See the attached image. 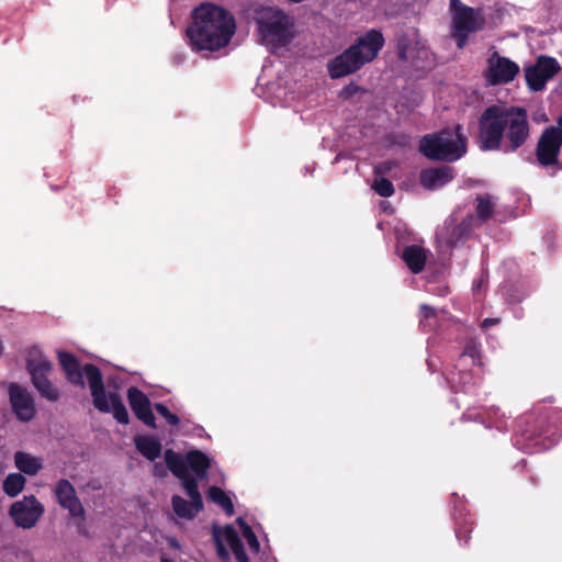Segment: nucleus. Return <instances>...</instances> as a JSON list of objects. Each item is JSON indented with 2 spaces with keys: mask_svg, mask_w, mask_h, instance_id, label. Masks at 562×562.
<instances>
[{
  "mask_svg": "<svg viewBox=\"0 0 562 562\" xmlns=\"http://www.w3.org/2000/svg\"><path fill=\"white\" fill-rule=\"evenodd\" d=\"M293 37H258V44L265 46L271 54L289 58L290 45Z\"/></svg>",
  "mask_w": 562,
  "mask_h": 562,
  "instance_id": "27",
  "label": "nucleus"
},
{
  "mask_svg": "<svg viewBox=\"0 0 562 562\" xmlns=\"http://www.w3.org/2000/svg\"><path fill=\"white\" fill-rule=\"evenodd\" d=\"M155 409L169 425L178 426L180 424V418L176 414L171 413L164 403H156Z\"/></svg>",
  "mask_w": 562,
  "mask_h": 562,
  "instance_id": "38",
  "label": "nucleus"
},
{
  "mask_svg": "<svg viewBox=\"0 0 562 562\" xmlns=\"http://www.w3.org/2000/svg\"><path fill=\"white\" fill-rule=\"evenodd\" d=\"M525 426L521 435L527 440L538 437L557 440L562 436V411L548 408L537 415H528L525 418Z\"/></svg>",
  "mask_w": 562,
  "mask_h": 562,
  "instance_id": "8",
  "label": "nucleus"
},
{
  "mask_svg": "<svg viewBox=\"0 0 562 562\" xmlns=\"http://www.w3.org/2000/svg\"><path fill=\"white\" fill-rule=\"evenodd\" d=\"M501 319L499 318H493V317H487L485 318L482 324H481V328L482 329H487L490 328L491 326H494V325H497L499 324Z\"/></svg>",
  "mask_w": 562,
  "mask_h": 562,
  "instance_id": "42",
  "label": "nucleus"
},
{
  "mask_svg": "<svg viewBox=\"0 0 562 562\" xmlns=\"http://www.w3.org/2000/svg\"><path fill=\"white\" fill-rule=\"evenodd\" d=\"M225 540L227 541L228 546L231 547V550L233 554L235 555V559L237 562H250L241 539L239 538L237 531L232 527L227 526L224 530Z\"/></svg>",
  "mask_w": 562,
  "mask_h": 562,
  "instance_id": "30",
  "label": "nucleus"
},
{
  "mask_svg": "<svg viewBox=\"0 0 562 562\" xmlns=\"http://www.w3.org/2000/svg\"><path fill=\"white\" fill-rule=\"evenodd\" d=\"M359 91V87L355 83H349L340 92V97L345 100L353 97Z\"/></svg>",
  "mask_w": 562,
  "mask_h": 562,
  "instance_id": "39",
  "label": "nucleus"
},
{
  "mask_svg": "<svg viewBox=\"0 0 562 562\" xmlns=\"http://www.w3.org/2000/svg\"><path fill=\"white\" fill-rule=\"evenodd\" d=\"M436 319L437 312L432 306L428 304H422L419 306V325L425 331H429L435 327Z\"/></svg>",
  "mask_w": 562,
  "mask_h": 562,
  "instance_id": "34",
  "label": "nucleus"
},
{
  "mask_svg": "<svg viewBox=\"0 0 562 562\" xmlns=\"http://www.w3.org/2000/svg\"><path fill=\"white\" fill-rule=\"evenodd\" d=\"M561 66L558 60L550 56H539L535 65L525 68V78L528 88L538 92L544 89L548 80L552 79Z\"/></svg>",
  "mask_w": 562,
  "mask_h": 562,
  "instance_id": "14",
  "label": "nucleus"
},
{
  "mask_svg": "<svg viewBox=\"0 0 562 562\" xmlns=\"http://www.w3.org/2000/svg\"><path fill=\"white\" fill-rule=\"evenodd\" d=\"M164 458L168 470L180 480L183 490L190 498V502H188L179 495H173L171 497L172 509L179 518L192 520L204 507L196 479L186 471L182 462L172 449H167Z\"/></svg>",
  "mask_w": 562,
  "mask_h": 562,
  "instance_id": "3",
  "label": "nucleus"
},
{
  "mask_svg": "<svg viewBox=\"0 0 562 562\" xmlns=\"http://www.w3.org/2000/svg\"><path fill=\"white\" fill-rule=\"evenodd\" d=\"M419 151L430 160H458L467 151V137L463 135L462 125L457 124L453 131L445 128L423 136Z\"/></svg>",
  "mask_w": 562,
  "mask_h": 562,
  "instance_id": "4",
  "label": "nucleus"
},
{
  "mask_svg": "<svg viewBox=\"0 0 562 562\" xmlns=\"http://www.w3.org/2000/svg\"><path fill=\"white\" fill-rule=\"evenodd\" d=\"M237 524H238V526L243 532V536L245 537L250 550L254 552H258L260 549V543H259V540H258L256 533L251 529V527L241 517L237 518Z\"/></svg>",
  "mask_w": 562,
  "mask_h": 562,
  "instance_id": "35",
  "label": "nucleus"
},
{
  "mask_svg": "<svg viewBox=\"0 0 562 562\" xmlns=\"http://www.w3.org/2000/svg\"><path fill=\"white\" fill-rule=\"evenodd\" d=\"M505 10L502 9V8H496L493 12V14L490 15V20H491V24L492 25H497L498 23L502 22L504 15H505Z\"/></svg>",
  "mask_w": 562,
  "mask_h": 562,
  "instance_id": "40",
  "label": "nucleus"
},
{
  "mask_svg": "<svg viewBox=\"0 0 562 562\" xmlns=\"http://www.w3.org/2000/svg\"><path fill=\"white\" fill-rule=\"evenodd\" d=\"M14 463L22 473L27 475H35L42 469L41 460L24 451L15 452Z\"/></svg>",
  "mask_w": 562,
  "mask_h": 562,
  "instance_id": "29",
  "label": "nucleus"
},
{
  "mask_svg": "<svg viewBox=\"0 0 562 562\" xmlns=\"http://www.w3.org/2000/svg\"><path fill=\"white\" fill-rule=\"evenodd\" d=\"M458 48H463L469 40V37H456Z\"/></svg>",
  "mask_w": 562,
  "mask_h": 562,
  "instance_id": "43",
  "label": "nucleus"
},
{
  "mask_svg": "<svg viewBox=\"0 0 562 562\" xmlns=\"http://www.w3.org/2000/svg\"><path fill=\"white\" fill-rule=\"evenodd\" d=\"M402 259L407 265L408 269L417 274L420 273L427 261L426 250L418 245L406 246L402 254Z\"/></svg>",
  "mask_w": 562,
  "mask_h": 562,
  "instance_id": "25",
  "label": "nucleus"
},
{
  "mask_svg": "<svg viewBox=\"0 0 562 562\" xmlns=\"http://www.w3.org/2000/svg\"><path fill=\"white\" fill-rule=\"evenodd\" d=\"M449 11L456 35H468L483 31L488 23L483 8L467 5L461 0H450Z\"/></svg>",
  "mask_w": 562,
  "mask_h": 562,
  "instance_id": "10",
  "label": "nucleus"
},
{
  "mask_svg": "<svg viewBox=\"0 0 562 562\" xmlns=\"http://www.w3.org/2000/svg\"><path fill=\"white\" fill-rule=\"evenodd\" d=\"M26 370L31 375L33 386L43 398L49 402L59 400V390L48 379L53 371V363L43 353L31 352L26 359Z\"/></svg>",
  "mask_w": 562,
  "mask_h": 562,
  "instance_id": "9",
  "label": "nucleus"
},
{
  "mask_svg": "<svg viewBox=\"0 0 562 562\" xmlns=\"http://www.w3.org/2000/svg\"><path fill=\"white\" fill-rule=\"evenodd\" d=\"M474 521L469 514H460L459 517H456L454 531L458 541L462 544H468L471 539V533L473 531Z\"/></svg>",
  "mask_w": 562,
  "mask_h": 562,
  "instance_id": "31",
  "label": "nucleus"
},
{
  "mask_svg": "<svg viewBox=\"0 0 562 562\" xmlns=\"http://www.w3.org/2000/svg\"><path fill=\"white\" fill-rule=\"evenodd\" d=\"M459 368L460 367H454L457 372L451 371L446 376L451 389L454 390L456 393L462 392L481 400L480 379L475 378L471 371L461 370Z\"/></svg>",
  "mask_w": 562,
  "mask_h": 562,
  "instance_id": "20",
  "label": "nucleus"
},
{
  "mask_svg": "<svg viewBox=\"0 0 562 562\" xmlns=\"http://www.w3.org/2000/svg\"><path fill=\"white\" fill-rule=\"evenodd\" d=\"M9 401L12 412L20 422L27 423L36 415L35 402L31 393L18 383H10Z\"/></svg>",
  "mask_w": 562,
  "mask_h": 562,
  "instance_id": "15",
  "label": "nucleus"
},
{
  "mask_svg": "<svg viewBox=\"0 0 562 562\" xmlns=\"http://www.w3.org/2000/svg\"><path fill=\"white\" fill-rule=\"evenodd\" d=\"M154 473L158 474V475H164L165 474V470L162 469L161 464H158V463L155 464Z\"/></svg>",
  "mask_w": 562,
  "mask_h": 562,
  "instance_id": "44",
  "label": "nucleus"
},
{
  "mask_svg": "<svg viewBox=\"0 0 562 562\" xmlns=\"http://www.w3.org/2000/svg\"><path fill=\"white\" fill-rule=\"evenodd\" d=\"M397 55L417 72H426L435 67L432 54L417 37H398Z\"/></svg>",
  "mask_w": 562,
  "mask_h": 562,
  "instance_id": "12",
  "label": "nucleus"
},
{
  "mask_svg": "<svg viewBox=\"0 0 562 562\" xmlns=\"http://www.w3.org/2000/svg\"><path fill=\"white\" fill-rule=\"evenodd\" d=\"M44 505L34 496H24L21 501L11 504L9 516L19 528H33L44 515Z\"/></svg>",
  "mask_w": 562,
  "mask_h": 562,
  "instance_id": "13",
  "label": "nucleus"
},
{
  "mask_svg": "<svg viewBox=\"0 0 562 562\" xmlns=\"http://www.w3.org/2000/svg\"><path fill=\"white\" fill-rule=\"evenodd\" d=\"M58 361L68 382L76 386L85 387V367L82 369L80 368V363L76 356L68 351H58Z\"/></svg>",
  "mask_w": 562,
  "mask_h": 562,
  "instance_id": "23",
  "label": "nucleus"
},
{
  "mask_svg": "<svg viewBox=\"0 0 562 562\" xmlns=\"http://www.w3.org/2000/svg\"><path fill=\"white\" fill-rule=\"evenodd\" d=\"M465 357L472 359V363L476 364L480 362V348L479 344L475 340L467 341L462 353L459 356L458 363L456 368L461 367Z\"/></svg>",
  "mask_w": 562,
  "mask_h": 562,
  "instance_id": "36",
  "label": "nucleus"
},
{
  "mask_svg": "<svg viewBox=\"0 0 562 562\" xmlns=\"http://www.w3.org/2000/svg\"><path fill=\"white\" fill-rule=\"evenodd\" d=\"M518 72L519 66L515 61L495 53L488 58L485 77L490 83L501 85L513 81Z\"/></svg>",
  "mask_w": 562,
  "mask_h": 562,
  "instance_id": "17",
  "label": "nucleus"
},
{
  "mask_svg": "<svg viewBox=\"0 0 562 562\" xmlns=\"http://www.w3.org/2000/svg\"><path fill=\"white\" fill-rule=\"evenodd\" d=\"M57 503L67 509L71 518L86 519V510L76 494L74 485L67 479H60L55 485Z\"/></svg>",
  "mask_w": 562,
  "mask_h": 562,
  "instance_id": "18",
  "label": "nucleus"
},
{
  "mask_svg": "<svg viewBox=\"0 0 562 562\" xmlns=\"http://www.w3.org/2000/svg\"><path fill=\"white\" fill-rule=\"evenodd\" d=\"M529 137L530 123L525 108L492 104L479 119L476 144L483 151L512 154Z\"/></svg>",
  "mask_w": 562,
  "mask_h": 562,
  "instance_id": "1",
  "label": "nucleus"
},
{
  "mask_svg": "<svg viewBox=\"0 0 562 562\" xmlns=\"http://www.w3.org/2000/svg\"><path fill=\"white\" fill-rule=\"evenodd\" d=\"M189 46L192 50L202 53L203 57H209L222 48H225L232 37H188Z\"/></svg>",
  "mask_w": 562,
  "mask_h": 562,
  "instance_id": "24",
  "label": "nucleus"
},
{
  "mask_svg": "<svg viewBox=\"0 0 562 562\" xmlns=\"http://www.w3.org/2000/svg\"><path fill=\"white\" fill-rule=\"evenodd\" d=\"M191 16L196 35H235L236 20L225 8L204 2L193 9Z\"/></svg>",
  "mask_w": 562,
  "mask_h": 562,
  "instance_id": "6",
  "label": "nucleus"
},
{
  "mask_svg": "<svg viewBox=\"0 0 562 562\" xmlns=\"http://www.w3.org/2000/svg\"><path fill=\"white\" fill-rule=\"evenodd\" d=\"M26 479L21 473H10L3 481V492L9 497L18 496L25 486Z\"/></svg>",
  "mask_w": 562,
  "mask_h": 562,
  "instance_id": "33",
  "label": "nucleus"
},
{
  "mask_svg": "<svg viewBox=\"0 0 562 562\" xmlns=\"http://www.w3.org/2000/svg\"><path fill=\"white\" fill-rule=\"evenodd\" d=\"M364 35L373 36V35H382V33L375 29H372V30L368 31Z\"/></svg>",
  "mask_w": 562,
  "mask_h": 562,
  "instance_id": "45",
  "label": "nucleus"
},
{
  "mask_svg": "<svg viewBox=\"0 0 562 562\" xmlns=\"http://www.w3.org/2000/svg\"><path fill=\"white\" fill-rule=\"evenodd\" d=\"M134 443L137 451L149 461H155L161 454V442L155 437L136 436Z\"/></svg>",
  "mask_w": 562,
  "mask_h": 562,
  "instance_id": "26",
  "label": "nucleus"
},
{
  "mask_svg": "<svg viewBox=\"0 0 562 562\" xmlns=\"http://www.w3.org/2000/svg\"><path fill=\"white\" fill-rule=\"evenodd\" d=\"M373 190L382 198H390L394 194V186L386 178H378L372 184Z\"/></svg>",
  "mask_w": 562,
  "mask_h": 562,
  "instance_id": "37",
  "label": "nucleus"
},
{
  "mask_svg": "<svg viewBox=\"0 0 562 562\" xmlns=\"http://www.w3.org/2000/svg\"><path fill=\"white\" fill-rule=\"evenodd\" d=\"M207 498L222 507L227 516L234 515V504L231 497L221 487L211 486L207 491Z\"/></svg>",
  "mask_w": 562,
  "mask_h": 562,
  "instance_id": "32",
  "label": "nucleus"
},
{
  "mask_svg": "<svg viewBox=\"0 0 562 562\" xmlns=\"http://www.w3.org/2000/svg\"><path fill=\"white\" fill-rule=\"evenodd\" d=\"M562 147V116L558 125H551L541 133L537 147L536 157L540 166H559L562 169V161H559V154Z\"/></svg>",
  "mask_w": 562,
  "mask_h": 562,
  "instance_id": "11",
  "label": "nucleus"
},
{
  "mask_svg": "<svg viewBox=\"0 0 562 562\" xmlns=\"http://www.w3.org/2000/svg\"><path fill=\"white\" fill-rule=\"evenodd\" d=\"M175 454L178 456L187 472H189L190 469L194 473L193 477L196 479V482L207 477L211 460L206 453L199 449H192L189 450L184 457L176 451Z\"/></svg>",
  "mask_w": 562,
  "mask_h": 562,
  "instance_id": "21",
  "label": "nucleus"
},
{
  "mask_svg": "<svg viewBox=\"0 0 562 562\" xmlns=\"http://www.w3.org/2000/svg\"><path fill=\"white\" fill-rule=\"evenodd\" d=\"M216 552L222 561H227L229 559V553L220 539L216 540Z\"/></svg>",
  "mask_w": 562,
  "mask_h": 562,
  "instance_id": "41",
  "label": "nucleus"
},
{
  "mask_svg": "<svg viewBox=\"0 0 562 562\" xmlns=\"http://www.w3.org/2000/svg\"><path fill=\"white\" fill-rule=\"evenodd\" d=\"M452 179L453 169L449 166L424 169L419 175V182L427 190L441 188Z\"/></svg>",
  "mask_w": 562,
  "mask_h": 562,
  "instance_id": "22",
  "label": "nucleus"
},
{
  "mask_svg": "<svg viewBox=\"0 0 562 562\" xmlns=\"http://www.w3.org/2000/svg\"><path fill=\"white\" fill-rule=\"evenodd\" d=\"M127 401L137 419L150 428L155 429L157 427L151 403L142 390L136 386H131L127 390Z\"/></svg>",
  "mask_w": 562,
  "mask_h": 562,
  "instance_id": "19",
  "label": "nucleus"
},
{
  "mask_svg": "<svg viewBox=\"0 0 562 562\" xmlns=\"http://www.w3.org/2000/svg\"><path fill=\"white\" fill-rule=\"evenodd\" d=\"M385 37H358L356 44L345 49L327 64L333 79L351 75L372 61L383 48Z\"/></svg>",
  "mask_w": 562,
  "mask_h": 562,
  "instance_id": "2",
  "label": "nucleus"
},
{
  "mask_svg": "<svg viewBox=\"0 0 562 562\" xmlns=\"http://www.w3.org/2000/svg\"><path fill=\"white\" fill-rule=\"evenodd\" d=\"M497 198L490 193L477 194L475 198V216L482 223L490 221L495 212Z\"/></svg>",
  "mask_w": 562,
  "mask_h": 562,
  "instance_id": "28",
  "label": "nucleus"
},
{
  "mask_svg": "<svg viewBox=\"0 0 562 562\" xmlns=\"http://www.w3.org/2000/svg\"><path fill=\"white\" fill-rule=\"evenodd\" d=\"M186 35H187V36L194 35L193 30H192V27H191V26H188V27L186 29Z\"/></svg>",
  "mask_w": 562,
  "mask_h": 562,
  "instance_id": "46",
  "label": "nucleus"
},
{
  "mask_svg": "<svg viewBox=\"0 0 562 562\" xmlns=\"http://www.w3.org/2000/svg\"><path fill=\"white\" fill-rule=\"evenodd\" d=\"M474 215L468 214L460 222L450 216L442 229L440 231V238L443 239L449 248L456 247L458 244L465 241L472 234Z\"/></svg>",
  "mask_w": 562,
  "mask_h": 562,
  "instance_id": "16",
  "label": "nucleus"
},
{
  "mask_svg": "<svg viewBox=\"0 0 562 562\" xmlns=\"http://www.w3.org/2000/svg\"><path fill=\"white\" fill-rule=\"evenodd\" d=\"M85 373L90 387L93 406L100 413H113L117 423H130L128 412L117 392L106 394L101 370L93 363L85 364Z\"/></svg>",
  "mask_w": 562,
  "mask_h": 562,
  "instance_id": "5",
  "label": "nucleus"
},
{
  "mask_svg": "<svg viewBox=\"0 0 562 562\" xmlns=\"http://www.w3.org/2000/svg\"><path fill=\"white\" fill-rule=\"evenodd\" d=\"M241 18L257 25L258 35H292L288 33L289 16L279 8L248 1L241 7Z\"/></svg>",
  "mask_w": 562,
  "mask_h": 562,
  "instance_id": "7",
  "label": "nucleus"
},
{
  "mask_svg": "<svg viewBox=\"0 0 562 562\" xmlns=\"http://www.w3.org/2000/svg\"><path fill=\"white\" fill-rule=\"evenodd\" d=\"M2 353V342L0 341V355Z\"/></svg>",
  "mask_w": 562,
  "mask_h": 562,
  "instance_id": "47",
  "label": "nucleus"
}]
</instances>
